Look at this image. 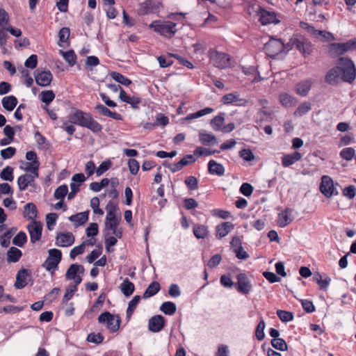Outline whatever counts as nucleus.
<instances>
[{"label":"nucleus","mask_w":356,"mask_h":356,"mask_svg":"<svg viewBox=\"0 0 356 356\" xmlns=\"http://www.w3.org/2000/svg\"><path fill=\"white\" fill-rule=\"evenodd\" d=\"M355 69L352 60L341 58L338 66L331 69L325 76V81L330 85L338 83L341 80L351 82L355 79Z\"/></svg>","instance_id":"nucleus-1"},{"label":"nucleus","mask_w":356,"mask_h":356,"mask_svg":"<svg viewBox=\"0 0 356 356\" xmlns=\"http://www.w3.org/2000/svg\"><path fill=\"white\" fill-rule=\"evenodd\" d=\"M68 122L87 128L95 134L102 130V126L95 120L89 113L79 109L69 114Z\"/></svg>","instance_id":"nucleus-2"},{"label":"nucleus","mask_w":356,"mask_h":356,"mask_svg":"<svg viewBox=\"0 0 356 356\" xmlns=\"http://www.w3.org/2000/svg\"><path fill=\"white\" fill-rule=\"evenodd\" d=\"M177 24L170 21H154L149 24V27L161 35L171 38L177 32Z\"/></svg>","instance_id":"nucleus-3"},{"label":"nucleus","mask_w":356,"mask_h":356,"mask_svg":"<svg viewBox=\"0 0 356 356\" xmlns=\"http://www.w3.org/2000/svg\"><path fill=\"white\" fill-rule=\"evenodd\" d=\"M289 46L288 51L295 47L304 56H307L312 52V45L309 41L302 37L293 36L287 43Z\"/></svg>","instance_id":"nucleus-4"},{"label":"nucleus","mask_w":356,"mask_h":356,"mask_svg":"<svg viewBox=\"0 0 356 356\" xmlns=\"http://www.w3.org/2000/svg\"><path fill=\"white\" fill-rule=\"evenodd\" d=\"M49 256L44 261L42 266L48 272H51V274L58 269V264L62 259V252L60 250L53 248L48 251Z\"/></svg>","instance_id":"nucleus-5"},{"label":"nucleus","mask_w":356,"mask_h":356,"mask_svg":"<svg viewBox=\"0 0 356 356\" xmlns=\"http://www.w3.org/2000/svg\"><path fill=\"white\" fill-rule=\"evenodd\" d=\"M99 323H106L107 329L111 332H116L120 328L121 318L118 315H113L108 312H104L98 317Z\"/></svg>","instance_id":"nucleus-6"},{"label":"nucleus","mask_w":356,"mask_h":356,"mask_svg":"<svg viewBox=\"0 0 356 356\" xmlns=\"http://www.w3.org/2000/svg\"><path fill=\"white\" fill-rule=\"evenodd\" d=\"M209 57L211 64L216 67L224 69L231 65V57L225 53L212 49L209 51Z\"/></svg>","instance_id":"nucleus-7"},{"label":"nucleus","mask_w":356,"mask_h":356,"mask_svg":"<svg viewBox=\"0 0 356 356\" xmlns=\"http://www.w3.org/2000/svg\"><path fill=\"white\" fill-rule=\"evenodd\" d=\"M355 48V42L353 40L343 43H332L328 47V53L330 56L337 57Z\"/></svg>","instance_id":"nucleus-8"},{"label":"nucleus","mask_w":356,"mask_h":356,"mask_svg":"<svg viewBox=\"0 0 356 356\" xmlns=\"http://www.w3.org/2000/svg\"><path fill=\"white\" fill-rule=\"evenodd\" d=\"M289 46L286 44H284L283 42L278 39H270L264 47L265 51L268 56L270 57H274L281 52H282L284 49L288 51Z\"/></svg>","instance_id":"nucleus-9"},{"label":"nucleus","mask_w":356,"mask_h":356,"mask_svg":"<svg viewBox=\"0 0 356 356\" xmlns=\"http://www.w3.org/2000/svg\"><path fill=\"white\" fill-rule=\"evenodd\" d=\"M237 282L235 284V287L238 293L247 295L252 288L251 282L249 277L245 273H240L236 275Z\"/></svg>","instance_id":"nucleus-10"},{"label":"nucleus","mask_w":356,"mask_h":356,"mask_svg":"<svg viewBox=\"0 0 356 356\" xmlns=\"http://www.w3.org/2000/svg\"><path fill=\"white\" fill-rule=\"evenodd\" d=\"M83 273L84 268L83 266L77 264H73L68 268L65 273V278L67 280H74V282H76V284H79L82 281V278L79 275Z\"/></svg>","instance_id":"nucleus-11"},{"label":"nucleus","mask_w":356,"mask_h":356,"mask_svg":"<svg viewBox=\"0 0 356 356\" xmlns=\"http://www.w3.org/2000/svg\"><path fill=\"white\" fill-rule=\"evenodd\" d=\"M257 15L259 17V22L262 25H267L269 24H277L280 20L277 17V15L273 11H270L259 7L257 11Z\"/></svg>","instance_id":"nucleus-12"},{"label":"nucleus","mask_w":356,"mask_h":356,"mask_svg":"<svg viewBox=\"0 0 356 356\" xmlns=\"http://www.w3.org/2000/svg\"><path fill=\"white\" fill-rule=\"evenodd\" d=\"M320 191L327 197L338 194V192L334 187L332 179L327 175H323L321 177Z\"/></svg>","instance_id":"nucleus-13"},{"label":"nucleus","mask_w":356,"mask_h":356,"mask_svg":"<svg viewBox=\"0 0 356 356\" xmlns=\"http://www.w3.org/2000/svg\"><path fill=\"white\" fill-rule=\"evenodd\" d=\"M31 242L35 243L40 240L42 236V225L40 221H33L27 225Z\"/></svg>","instance_id":"nucleus-14"},{"label":"nucleus","mask_w":356,"mask_h":356,"mask_svg":"<svg viewBox=\"0 0 356 356\" xmlns=\"http://www.w3.org/2000/svg\"><path fill=\"white\" fill-rule=\"evenodd\" d=\"M36 177H33L28 174L22 175L17 178V186L21 191H25L29 186L32 187L33 189L30 190L31 192H35L36 188V184L35 179Z\"/></svg>","instance_id":"nucleus-15"},{"label":"nucleus","mask_w":356,"mask_h":356,"mask_svg":"<svg viewBox=\"0 0 356 356\" xmlns=\"http://www.w3.org/2000/svg\"><path fill=\"white\" fill-rule=\"evenodd\" d=\"M31 277V272L29 269H20L16 275V281L14 284L17 289H22L27 284V280Z\"/></svg>","instance_id":"nucleus-16"},{"label":"nucleus","mask_w":356,"mask_h":356,"mask_svg":"<svg viewBox=\"0 0 356 356\" xmlns=\"http://www.w3.org/2000/svg\"><path fill=\"white\" fill-rule=\"evenodd\" d=\"M165 321L161 315H156L149 318L148 329L152 332H160L165 326Z\"/></svg>","instance_id":"nucleus-17"},{"label":"nucleus","mask_w":356,"mask_h":356,"mask_svg":"<svg viewBox=\"0 0 356 356\" xmlns=\"http://www.w3.org/2000/svg\"><path fill=\"white\" fill-rule=\"evenodd\" d=\"M74 242V236L71 232L60 233L57 235L56 245L59 247H69Z\"/></svg>","instance_id":"nucleus-18"},{"label":"nucleus","mask_w":356,"mask_h":356,"mask_svg":"<svg viewBox=\"0 0 356 356\" xmlns=\"http://www.w3.org/2000/svg\"><path fill=\"white\" fill-rule=\"evenodd\" d=\"M234 228V225L231 222H222L216 227V238L221 239L226 236Z\"/></svg>","instance_id":"nucleus-19"},{"label":"nucleus","mask_w":356,"mask_h":356,"mask_svg":"<svg viewBox=\"0 0 356 356\" xmlns=\"http://www.w3.org/2000/svg\"><path fill=\"white\" fill-rule=\"evenodd\" d=\"M35 79L38 85L45 87L52 81V74L49 71H38L35 75Z\"/></svg>","instance_id":"nucleus-20"},{"label":"nucleus","mask_w":356,"mask_h":356,"mask_svg":"<svg viewBox=\"0 0 356 356\" xmlns=\"http://www.w3.org/2000/svg\"><path fill=\"white\" fill-rule=\"evenodd\" d=\"M24 210L23 213V216L33 221H37L36 218H38V211L36 205L33 202H29L25 204Z\"/></svg>","instance_id":"nucleus-21"},{"label":"nucleus","mask_w":356,"mask_h":356,"mask_svg":"<svg viewBox=\"0 0 356 356\" xmlns=\"http://www.w3.org/2000/svg\"><path fill=\"white\" fill-rule=\"evenodd\" d=\"M292 211L291 209L286 208L278 213L277 224L280 227H285L293 220L291 216Z\"/></svg>","instance_id":"nucleus-22"},{"label":"nucleus","mask_w":356,"mask_h":356,"mask_svg":"<svg viewBox=\"0 0 356 356\" xmlns=\"http://www.w3.org/2000/svg\"><path fill=\"white\" fill-rule=\"evenodd\" d=\"M120 98L122 102L130 104L133 108H138L141 102L138 97L128 95L125 90H120Z\"/></svg>","instance_id":"nucleus-23"},{"label":"nucleus","mask_w":356,"mask_h":356,"mask_svg":"<svg viewBox=\"0 0 356 356\" xmlns=\"http://www.w3.org/2000/svg\"><path fill=\"white\" fill-rule=\"evenodd\" d=\"M302 154L298 152H294L292 154H284L282 157V165L284 168H287L300 161Z\"/></svg>","instance_id":"nucleus-24"},{"label":"nucleus","mask_w":356,"mask_h":356,"mask_svg":"<svg viewBox=\"0 0 356 356\" xmlns=\"http://www.w3.org/2000/svg\"><path fill=\"white\" fill-rule=\"evenodd\" d=\"M312 279L314 282L318 284L320 289L324 291L327 290L331 282L330 277L325 274L321 275L319 273H315L313 275Z\"/></svg>","instance_id":"nucleus-25"},{"label":"nucleus","mask_w":356,"mask_h":356,"mask_svg":"<svg viewBox=\"0 0 356 356\" xmlns=\"http://www.w3.org/2000/svg\"><path fill=\"white\" fill-rule=\"evenodd\" d=\"M89 212V211H86L72 215L69 220L74 223L75 227L83 225L88 220Z\"/></svg>","instance_id":"nucleus-26"},{"label":"nucleus","mask_w":356,"mask_h":356,"mask_svg":"<svg viewBox=\"0 0 356 356\" xmlns=\"http://www.w3.org/2000/svg\"><path fill=\"white\" fill-rule=\"evenodd\" d=\"M208 171L211 175L222 176L225 174V168L222 164L217 163L216 161L211 160L208 163Z\"/></svg>","instance_id":"nucleus-27"},{"label":"nucleus","mask_w":356,"mask_h":356,"mask_svg":"<svg viewBox=\"0 0 356 356\" xmlns=\"http://www.w3.org/2000/svg\"><path fill=\"white\" fill-rule=\"evenodd\" d=\"M95 109L104 116L109 117L117 120H120L122 119V117L120 114L111 111L102 104H97L95 106Z\"/></svg>","instance_id":"nucleus-28"},{"label":"nucleus","mask_w":356,"mask_h":356,"mask_svg":"<svg viewBox=\"0 0 356 356\" xmlns=\"http://www.w3.org/2000/svg\"><path fill=\"white\" fill-rule=\"evenodd\" d=\"M106 209L107 211L106 220H117L120 218V216L119 218L117 216V213L119 211V208L112 201L108 202ZM119 215L120 216V213Z\"/></svg>","instance_id":"nucleus-29"},{"label":"nucleus","mask_w":356,"mask_h":356,"mask_svg":"<svg viewBox=\"0 0 356 356\" xmlns=\"http://www.w3.org/2000/svg\"><path fill=\"white\" fill-rule=\"evenodd\" d=\"M222 102L225 104H233L236 106H241L245 103L243 99L239 98L238 95L234 93H229L223 96Z\"/></svg>","instance_id":"nucleus-30"},{"label":"nucleus","mask_w":356,"mask_h":356,"mask_svg":"<svg viewBox=\"0 0 356 356\" xmlns=\"http://www.w3.org/2000/svg\"><path fill=\"white\" fill-rule=\"evenodd\" d=\"M120 289L122 293L126 297H129L133 294L135 290V286L129 280L128 278H125L122 283L120 284Z\"/></svg>","instance_id":"nucleus-31"},{"label":"nucleus","mask_w":356,"mask_h":356,"mask_svg":"<svg viewBox=\"0 0 356 356\" xmlns=\"http://www.w3.org/2000/svg\"><path fill=\"white\" fill-rule=\"evenodd\" d=\"M22 255V251L15 248L11 247L7 252V261L15 263L17 262Z\"/></svg>","instance_id":"nucleus-32"},{"label":"nucleus","mask_w":356,"mask_h":356,"mask_svg":"<svg viewBox=\"0 0 356 356\" xmlns=\"http://www.w3.org/2000/svg\"><path fill=\"white\" fill-rule=\"evenodd\" d=\"M160 290V284L157 282H152L145 291L143 298H149L156 295Z\"/></svg>","instance_id":"nucleus-33"},{"label":"nucleus","mask_w":356,"mask_h":356,"mask_svg":"<svg viewBox=\"0 0 356 356\" xmlns=\"http://www.w3.org/2000/svg\"><path fill=\"white\" fill-rule=\"evenodd\" d=\"M280 102L286 108L293 107L297 104V100L287 93H282L280 95Z\"/></svg>","instance_id":"nucleus-34"},{"label":"nucleus","mask_w":356,"mask_h":356,"mask_svg":"<svg viewBox=\"0 0 356 356\" xmlns=\"http://www.w3.org/2000/svg\"><path fill=\"white\" fill-rule=\"evenodd\" d=\"M193 234L197 238L204 239L209 234L208 227L204 225H195Z\"/></svg>","instance_id":"nucleus-35"},{"label":"nucleus","mask_w":356,"mask_h":356,"mask_svg":"<svg viewBox=\"0 0 356 356\" xmlns=\"http://www.w3.org/2000/svg\"><path fill=\"white\" fill-rule=\"evenodd\" d=\"M2 105L7 111H13L17 104V99L14 96H8L2 99Z\"/></svg>","instance_id":"nucleus-36"},{"label":"nucleus","mask_w":356,"mask_h":356,"mask_svg":"<svg viewBox=\"0 0 356 356\" xmlns=\"http://www.w3.org/2000/svg\"><path fill=\"white\" fill-rule=\"evenodd\" d=\"M160 310L166 315L171 316L176 312V305L170 301L164 302L160 306Z\"/></svg>","instance_id":"nucleus-37"},{"label":"nucleus","mask_w":356,"mask_h":356,"mask_svg":"<svg viewBox=\"0 0 356 356\" xmlns=\"http://www.w3.org/2000/svg\"><path fill=\"white\" fill-rule=\"evenodd\" d=\"M39 162H26L25 163L24 170L29 172H31V174H28L29 175L32 176L33 177L38 178L39 176L38 174V169H39Z\"/></svg>","instance_id":"nucleus-38"},{"label":"nucleus","mask_w":356,"mask_h":356,"mask_svg":"<svg viewBox=\"0 0 356 356\" xmlns=\"http://www.w3.org/2000/svg\"><path fill=\"white\" fill-rule=\"evenodd\" d=\"M200 141L202 145H209L216 143V137L211 134L200 132L199 134Z\"/></svg>","instance_id":"nucleus-39"},{"label":"nucleus","mask_w":356,"mask_h":356,"mask_svg":"<svg viewBox=\"0 0 356 356\" xmlns=\"http://www.w3.org/2000/svg\"><path fill=\"white\" fill-rule=\"evenodd\" d=\"M140 296L137 295V296H135L132 298V300L129 302L128 307H127V312H126L127 318L129 319L131 317V316H132L136 307H137L138 302H140Z\"/></svg>","instance_id":"nucleus-40"},{"label":"nucleus","mask_w":356,"mask_h":356,"mask_svg":"<svg viewBox=\"0 0 356 356\" xmlns=\"http://www.w3.org/2000/svg\"><path fill=\"white\" fill-rule=\"evenodd\" d=\"M7 32L8 28H0V47L3 54H7L8 51L6 48L7 38L8 37Z\"/></svg>","instance_id":"nucleus-41"},{"label":"nucleus","mask_w":356,"mask_h":356,"mask_svg":"<svg viewBox=\"0 0 356 356\" xmlns=\"http://www.w3.org/2000/svg\"><path fill=\"white\" fill-rule=\"evenodd\" d=\"M111 77L114 79L116 82L121 83L124 86H129L131 81V80L125 78L123 75L120 73L113 72L110 74Z\"/></svg>","instance_id":"nucleus-42"},{"label":"nucleus","mask_w":356,"mask_h":356,"mask_svg":"<svg viewBox=\"0 0 356 356\" xmlns=\"http://www.w3.org/2000/svg\"><path fill=\"white\" fill-rule=\"evenodd\" d=\"M265 321L261 318L256 327L255 336L257 340L262 341L265 337L264 329H265Z\"/></svg>","instance_id":"nucleus-43"},{"label":"nucleus","mask_w":356,"mask_h":356,"mask_svg":"<svg viewBox=\"0 0 356 356\" xmlns=\"http://www.w3.org/2000/svg\"><path fill=\"white\" fill-rule=\"evenodd\" d=\"M213 111V109L212 108L207 107L203 109H201L195 113H191L187 115L186 119L187 120H193L196 119L198 118H200L202 116H204L205 115L209 114Z\"/></svg>","instance_id":"nucleus-44"},{"label":"nucleus","mask_w":356,"mask_h":356,"mask_svg":"<svg viewBox=\"0 0 356 356\" xmlns=\"http://www.w3.org/2000/svg\"><path fill=\"white\" fill-rule=\"evenodd\" d=\"M213 111V109L212 108L207 107L203 109H201L195 113H191L187 115L186 119L187 120H193L196 119L198 118H200L202 116H204L205 115L209 114Z\"/></svg>","instance_id":"nucleus-45"},{"label":"nucleus","mask_w":356,"mask_h":356,"mask_svg":"<svg viewBox=\"0 0 356 356\" xmlns=\"http://www.w3.org/2000/svg\"><path fill=\"white\" fill-rule=\"evenodd\" d=\"M60 54L71 66L75 64L76 57L74 51L70 50L64 51L63 50H60Z\"/></svg>","instance_id":"nucleus-46"},{"label":"nucleus","mask_w":356,"mask_h":356,"mask_svg":"<svg viewBox=\"0 0 356 356\" xmlns=\"http://www.w3.org/2000/svg\"><path fill=\"white\" fill-rule=\"evenodd\" d=\"M27 241L25 232H19L13 239V243L18 247H22Z\"/></svg>","instance_id":"nucleus-47"},{"label":"nucleus","mask_w":356,"mask_h":356,"mask_svg":"<svg viewBox=\"0 0 356 356\" xmlns=\"http://www.w3.org/2000/svg\"><path fill=\"white\" fill-rule=\"evenodd\" d=\"M224 114H220L216 116L211 122V127L216 131H220L222 128L224 122Z\"/></svg>","instance_id":"nucleus-48"},{"label":"nucleus","mask_w":356,"mask_h":356,"mask_svg":"<svg viewBox=\"0 0 356 356\" xmlns=\"http://www.w3.org/2000/svg\"><path fill=\"white\" fill-rule=\"evenodd\" d=\"M276 314L282 322L287 323L293 320V314L292 312L279 309Z\"/></svg>","instance_id":"nucleus-49"},{"label":"nucleus","mask_w":356,"mask_h":356,"mask_svg":"<svg viewBox=\"0 0 356 356\" xmlns=\"http://www.w3.org/2000/svg\"><path fill=\"white\" fill-rule=\"evenodd\" d=\"M68 193V187L63 184L58 186L54 191V196L56 200H63Z\"/></svg>","instance_id":"nucleus-50"},{"label":"nucleus","mask_w":356,"mask_h":356,"mask_svg":"<svg viewBox=\"0 0 356 356\" xmlns=\"http://www.w3.org/2000/svg\"><path fill=\"white\" fill-rule=\"evenodd\" d=\"M272 346L280 351H284L287 350V344L286 341L281 338L273 339L271 340Z\"/></svg>","instance_id":"nucleus-51"},{"label":"nucleus","mask_w":356,"mask_h":356,"mask_svg":"<svg viewBox=\"0 0 356 356\" xmlns=\"http://www.w3.org/2000/svg\"><path fill=\"white\" fill-rule=\"evenodd\" d=\"M35 140L40 148H48L49 143L44 136H43L40 131H36L34 135Z\"/></svg>","instance_id":"nucleus-52"},{"label":"nucleus","mask_w":356,"mask_h":356,"mask_svg":"<svg viewBox=\"0 0 356 356\" xmlns=\"http://www.w3.org/2000/svg\"><path fill=\"white\" fill-rule=\"evenodd\" d=\"M55 97L53 90H42L40 95V100L46 104H50Z\"/></svg>","instance_id":"nucleus-53"},{"label":"nucleus","mask_w":356,"mask_h":356,"mask_svg":"<svg viewBox=\"0 0 356 356\" xmlns=\"http://www.w3.org/2000/svg\"><path fill=\"white\" fill-rule=\"evenodd\" d=\"M1 179L12 181L14 179L13 168L10 166H6L3 169L0 174Z\"/></svg>","instance_id":"nucleus-54"},{"label":"nucleus","mask_w":356,"mask_h":356,"mask_svg":"<svg viewBox=\"0 0 356 356\" xmlns=\"http://www.w3.org/2000/svg\"><path fill=\"white\" fill-rule=\"evenodd\" d=\"M311 110V104L309 102H304L299 105L297 109L294 112L296 116H302Z\"/></svg>","instance_id":"nucleus-55"},{"label":"nucleus","mask_w":356,"mask_h":356,"mask_svg":"<svg viewBox=\"0 0 356 356\" xmlns=\"http://www.w3.org/2000/svg\"><path fill=\"white\" fill-rule=\"evenodd\" d=\"M243 71L245 75H247L248 77V80L254 82L257 81V69L253 67L250 66L248 67H243Z\"/></svg>","instance_id":"nucleus-56"},{"label":"nucleus","mask_w":356,"mask_h":356,"mask_svg":"<svg viewBox=\"0 0 356 356\" xmlns=\"http://www.w3.org/2000/svg\"><path fill=\"white\" fill-rule=\"evenodd\" d=\"M216 152L218 153L219 152L216 151V150H212V149H208V148H204L202 147H198L194 150L193 154L195 156H211V155L214 154Z\"/></svg>","instance_id":"nucleus-57"},{"label":"nucleus","mask_w":356,"mask_h":356,"mask_svg":"<svg viewBox=\"0 0 356 356\" xmlns=\"http://www.w3.org/2000/svg\"><path fill=\"white\" fill-rule=\"evenodd\" d=\"M316 38L322 42H328L333 40L334 37L330 32L318 30Z\"/></svg>","instance_id":"nucleus-58"},{"label":"nucleus","mask_w":356,"mask_h":356,"mask_svg":"<svg viewBox=\"0 0 356 356\" xmlns=\"http://www.w3.org/2000/svg\"><path fill=\"white\" fill-rule=\"evenodd\" d=\"M111 162L109 159H107L103 161L99 167L96 170L97 176L99 177L102 175L105 172H106L111 167Z\"/></svg>","instance_id":"nucleus-59"},{"label":"nucleus","mask_w":356,"mask_h":356,"mask_svg":"<svg viewBox=\"0 0 356 356\" xmlns=\"http://www.w3.org/2000/svg\"><path fill=\"white\" fill-rule=\"evenodd\" d=\"M104 337L101 333H90L87 337V341L90 343H93L95 344L101 343Z\"/></svg>","instance_id":"nucleus-60"},{"label":"nucleus","mask_w":356,"mask_h":356,"mask_svg":"<svg viewBox=\"0 0 356 356\" xmlns=\"http://www.w3.org/2000/svg\"><path fill=\"white\" fill-rule=\"evenodd\" d=\"M9 24V16L7 12L0 8V28H8Z\"/></svg>","instance_id":"nucleus-61"},{"label":"nucleus","mask_w":356,"mask_h":356,"mask_svg":"<svg viewBox=\"0 0 356 356\" xmlns=\"http://www.w3.org/2000/svg\"><path fill=\"white\" fill-rule=\"evenodd\" d=\"M355 149L352 147H346L340 152L342 159L346 161H350L355 156Z\"/></svg>","instance_id":"nucleus-62"},{"label":"nucleus","mask_w":356,"mask_h":356,"mask_svg":"<svg viewBox=\"0 0 356 356\" xmlns=\"http://www.w3.org/2000/svg\"><path fill=\"white\" fill-rule=\"evenodd\" d=\"M85 248V243H82L81 245L73 248L70 252V258L72 259H74L76 256L83 254L84 252Z\"/></svg>","instance_id":"nucleus-63"},{"label":"nucleus","mask_w":356,"mask_h":356,"mask_svg":"<svg viewBox=\"0 0 356 356\" xmlns=\"http://www.w3.org/2000/svg\"><path fill=\"white\" fill-rule=\"evenodd\" d=\"M185 184L187 188L191 191H194L198 187V180L193 176L188 177L185 179Z\"/></svg>","instance_id":"nucleus-64"}]
</instances>
